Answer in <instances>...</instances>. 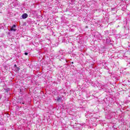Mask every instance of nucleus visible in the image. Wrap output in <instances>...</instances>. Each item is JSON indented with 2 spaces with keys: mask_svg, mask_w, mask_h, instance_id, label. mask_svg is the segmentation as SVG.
<instances>
[{
  "mask_svg": "<svg viewBox=\"0 0 130 130\" xmlns=\"http://www.w3.org/2000/svg\"><path fill=\"white\" fill-rule=\"evenodd\" d=\"M15 28L16 25H13V26L10 29L11 31H13L14 32H15V31L17 30L16 29H15Z\"/></svg>",
  "mask_w": 130,
  "mask_h": 130,
  "instance_id": "obj_1",
  "label": "nucleus"
},
{
  "mask_svg": "<svg viewBox=\"0 0 130 130\" xmlns=\"http://www.w3.org/2000/svg\"><path fill=\"white\" fill-rule=\"evenodd\" d=\"M27 17H28V15L26 13H24L22 15V19H26Z\"/></svg>",
  "mask_w": 130,
  "mask_h": 130,
  "instance_id": "obj_2",
  "label": "nucleus"
},
{
  "mask_svg": "<svg viewBox=\"0 0 130 130\" xmlns=\"http://www.w3.org/2000/svg\"><path fill=\"white\" fill-rule=\"evenodd\" d=\"M60 100V98H59V97H57V101H59Z\"/></svg>",
  "mask_w": 130,
  "mask_h": 130,
  "instance_id": "obj_3",
  "label": "nucleus"
},
{
  "mask_svg": "<svg viewBox=\"0 0 130 130\" xmlns=\"http://www.w3.org/2000/svg\"><path fill=\"white\" fill-rule=\"evenodd\" d=\"M24 54H25V55H28V53L25 52V53H24Z\"/></svg>",
  "mask_w": 130,
  "mask_h": 130,
  "instance_id": "obj_4",
  "label": "nucleus"
},
{
  "mask_svg": "<svg viewBox=\"0 0 130 130\" xmlns=\"http://www.w3.org/2000/svg\"><path fill=\"white\" fill-rule=\"evenodd\" d=\"M15 67H17V65L15 64Z\"/></svg>",
  "mask_w": 130,
  "mask_h": 130,
  "instance_id": "obj_5",
  "label": "nucleus"
},
{
  "mask_svg": "<svg viewBox=\"0 0 130 130\" xmlns=\"http://www.w3.org/2000/svg\"><path fill=\"white\" fill-rule=\"evenodd\" d=\"M22 104H24V103H22Z\"/></svg>",
  "mask_w": 130,
  "mask_h": 130,
  "instance_id": "obj_6",
  "label": "nucleus"
}]
</instances>
